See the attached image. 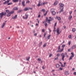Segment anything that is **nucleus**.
<instances>
[{"label":"nucleus","instance_id":"nucleus-1","mask_svg":"<svg viewBox=\"0 0 76 76\" xmlns=\"http://www.w3.org/2000/svg\"><path fill=\"white\" fill-rule=\"evenodd\" d=\"M6 15V12L4 13L3 12H2L1 13H0V17L1 19L3 17V16H5Z\"/></svg>","mask_w":76,"mask_h":76},{"label":"nucleus","instance_id":"nucleus-2","mask_svg":"<svg viewBox=\"0 0 76 76\" xmlns=\"http://www.w3.org/2000/svg\"><path fill=\"white\" fill-rule=\"evenodd\" d=\"M59 6L60 9H63L64 8L63 7V6H64V4L61 3H60L59 4Z\"/></svg>","mask_w":76,"mask_h":76},{"label":"nucleus","instance_id":"nucleus-3","mask_svg":"<svg viewBox=\"0 0 76 76\" xmlns=\"http://www.w3.org/2000/svg\"><path fill=\"white\" fill-rule=\"evenodd\" d=\"M61 56L62 57V59L63 61H64V58L65 57V55H64V53H62L61 55Z\"/></svg>","mask_w":76,"mask_h":76},{"label":"nucleus","instance_id":"nucleus-4","mask_svg":"<svg viewBox=\"0 0 76 76\" xmlns=\"http://www.w3.org/2000/svg\"><path fill=\"white\" fill-rule=\"evenodd\" d=\"M10 1V0H8L6 1H5L3 3V4H7V5H10V3H8Z\"/></svg>","mask_w":76,"mask_h":76},{"label":"nucleus","instance_id":"nucleus-5","mask_svg":"<svg viewBox=\"0 0 76 76\" xmlns=\"http://www.w3.org/2000/svg\"><path fill=\"white\" fill-rule=\"evenodd\" d=\"M59 31L60 29H59V28H58L57 30V32L58 33V34H57V35H58L60 34V33H61V31L59 32Z\"/></svg>","mask_w":76,"mask_h":76},{"label":"nucleus","instance_id":"nucleus-6","mask_svg":"<svg viewBox=\"0 0 76 76\" xmlns=\"http://www.w3.org/2000/svg\"><path fill=\"white\" fill-rule=\"evenodd\" d=\"M25 0H23L22 2V5L23 7H25Z\"/></svg>","mask_w":76,"mask_h":76},{"label":"nucleus","instance_id":"nucleus-7","mask_svg":"<svg viewBox=\"0 0 76 76\" xmlns=\"http://www.w3.org/2000/svg\"><path fill=\"white\" fill-rule=\"evenodd\" d=\"M25 16H26V18L25 17H24V16H23V19H26L27 18H28V15L26 14L25 15Z\"/></svg>","mask_w":76,"mask_h":76},{"label":"nucleus","instance_id":"nucleus-8","mask_svg":"<svg viewBox=\"0 0 76 76\" xmlns=\"http://www.w3.org/2000/svg\"><path fill=\"white\" fill-rule=\"evenodd\" d=\"M56 18L58 20H61V17H58L57 16Z\"/></svg>","mask_w":76,"mask_h":76},{"label":"nucleus","instance_id":"nucleus-9","mask_svg":"<svg viewBox=\"0 0 76 76\" xmlns=\"http://www.w3.org/2000/svg\"><path fill=\"white\" fill-rule=\"evenodd\" d=\"M65 75H69V71H66L65 72Z\"/></svg>","mask_w":76,"mask_h":76},{"label":"nucleus","instance_id":"nucleus-10","mask_svg":"<svg viewBox=\"0 0 76 76\" xmlns=\"http://www.w3.org/2000/svg\"><path fill=\"white\" fill-rule=\"evenodd\" d=\"M18 17V15H15L14 17H12V19H16L17 18V17Z\"/></svg>","mask_w":76,"mask_h":76},{"label":"nucleus","instance_id":"nucleus-11","mask_svg":"<svg viewBox=\"0 0 76 76\" xmlns=\"http://www.w3.org/2000/svg\"><path fill=\"white\" fill-rule=\"evenodd\" d=\"M58 4V1H56L54 2L53 5L54 6H56V5H57Z\"/></svg>","mask_w":76,"mask_h":76},{"label":"nucleus","instance_id":"nucleus-12","mask_svg":"<svg viewBox=\"0 0 76 76\" xmlns=\"http://www.w3.org/2000/svg\"><path fill=\"white\" fill-rule=\"evenodd\" d=\"M5 24H6V23H3V24L2 25V26H1L2 28H3Z\"/></svg>","mask_w":76,"mask_h":76},{"label":"nucleus","instance_id":"nucleus-13","mask_svg":"<svg viewBox=\"0 0 76 76\" xmlns=\"http://www.w3.org/2000/svg\"><path fill=\"white\" fill-rule=\"evenodd\" d=\"M13 10H18V8L17 7H15L14 8Z\"/></svg>","mask_w":76,"mask_h":76},{"label":"nucleus","instance_id":"nucleus-14","mask_svg":"<svg viewBox=\"0 0 76 76\" xmlns=\"http://www.w3.org/2000/svg\"><path fill=\"white\" fill-rule=\"evenodd\" d=\"M56 66L57 68H58V67H60V65H59V64H56Z\"/></svg>","mask_w":76,"mask_h":76},{"label":"nucleus","instance_id":"nucleus-15","mask_svg":"<svg viewBox=\"0 0 76 76\" xmlns=\"http://www.w3.org/2000/svg\"><path fill=\"white\" fill-rule=\"evenodd\" d=\"M22 12H23L22 10H19L18 11V13H21Z\"/></svg>","mask_w":76,"mask_h":76},{"label":"nucleus","instance_id":"nucleus-16","mask_svg":"<svg viewBox=\"0 0 76 76\" xmlns=\"http://www.w3.org/2000/svg\"><path fill=\"white\" fill-rule=\"evenodd\" d=\"M72 18V15H70L69 17V20H71V19Z\"/></svg>","mask_w":76,"mask_h":76},{"label":"nucleus","instance_id":"nucleus-17","mask_svg":"<svg viewBox=\"0 0 76 76\" xmlns=\"http://www.w3.org/2000/svg\"><path fill=\"white\" fill-rule=\"evenodd\" d=\"M15 13V11H12L10 12V14H13Z\"/></svg>","mask_w":76,"mask_h":76},{"label":"nucleus","instance_id":"nucleus-18","mask_svg":"<svg viewBox=\"0 0 76 76\" xmlns=\"http://www.w3.org/2000/svg\"><path fill=\"white\" fill-rule=\"evenodd\" d=\"M60 45L59 46V48H58V50L57 51V52H59V51H60Z\"/></svg>","mask_w":76,"mask_h":76},{"label":"nucleus","instance_id":"nucleus-19","mask_svg":"<svg viewBox=\"0 0 76 76\" xmlns=\"http://www.w3.org/2000/svg\"><path fill=\"white\" fill-rule=\"evenodd\" d=\"M61 9V10L59 12V13H61L62 12H63V9Z\"/></svg>","mask_w":76,"mask_h":76},{"label":"nucleus","instance_id":"nucleus-20","mask_svg":"<svg viewBox=\"0 0 76 76\" xmlns=\"http://www.w3.org/2000/svg\"><path fill=\"white\" fill-rule=\"evenodd\" d=\"M24 10H25V11H27V10H29V9L27 8H26L24 9Z\"/></svg>","mask_w":76,"mask_h":76},{"label":"nucleus","instance_id":"nucleus-21","mask_svg":"<svg viewBox=\"0 0 76 76\" xmlns=\"http://www.w3.org/2000/svg\"><path fill=\"white\" fill-rule=\"evenodd\" d=\"M54 12V9H52L51 10V12L52 13Z\"/></svg>","mask_w":76,"mask_h":76},{"label":"nucleus","instance_id":"nucleus-22","mask_svg":"<svg viewBox=\"0 0 76 76\" xmlns=\"http://www.w3.org/2000/svg\"><path fill=\"white\" fill-rule=\"evenodd\" d=\"M50 37H51V35H49L47 37V38L48 39H49L50 38Z\"/></svg>","mask_w":76,"mask_h":76},{"label":"nucleus","instance_id":"nucleus-23","mask_svg":"<svg viewBox=\"0 0 76 76\" xmlns=\"http://www.w3.org/2000/svg\"><path fill=\"white\" fill-rule=\"evenodd\" d=\"M52 14L53 15H56V12L55 11H54L53 12H52Z\"/></svg>","mask_w":76,"mask_h":76},{"label":"nucleus","instance_id":"nucleus-24","mask_svg":"<svg viewBox=\"0 0 76 76\" xmlns=\"http://www.w3.org/2000/svg\"><path fill=\"white\" fill-rule=\"evenodd\" d=\"M74 56H71L69 60H72V58H73V57Z\"/></svg>","mask_w":76,"mask_h":76},{"label":"nucleus","instance_id":"nucleus-25","mask_svg":"<svg viewBox=\"0 0 76 76\" xmlns=\"http://www.w3.org/2000/svg\"><path fill=\"white\" fill-rule=\"evenodd\" d=\"M41 12H43L44 13H45V10L44 9H42V10H41Z\"/></svg>","mask_w":76,"mask_h":76},{"label":"nucleus","instance_id":"nucleus-26","mask_svg":"<svg viewBox=\"0 0 76 76\" xmlns=\"http://www.w3.org/2000/svg\"><path fill=\"white\" fill-rule=\"evenodd\" d=\"M75 31H76V29H75V28H73V29L72 30V32H75Z\"/></svg>","mask_w":76,"mask_h":76},{"label":"nucleus","instance_id":"nucleus-27","mask_svg":"<svg viewBox=\"0 0 76 76\" xmlns=\"http://www.w3.org/2000/svg\"><path fill=\"white\" fill-rule=\"evenodd\" d=\"M47 43H45V44H44V45L43 46V47H46V45H47Z\"/></svg>","mask_w":76,"mask_h":76},{"label":"nucleus","instance_id":"nucleus-28","mask_svg":"<svg viewBox=\"0 0 76 76\" xmlns=\"http://www.w3.org/2000/svg\"><path fill=\"white\" fill-rule=\"evenodd\" d=\"M19 0H14L13 1L14 2H18V1Z\"/></svg>","mask_w":76,"mask_h":76},{"label":"nucleus","instance_id":"nucleus-29","mask_svg":"<svg viewBox=\"0 0 76 76\" xmlns=\"http://www.w3.org/2000/svg\"><path fill=\"white\" fill-rule=\"evenodd\" d=\"M7 17H10V12H9L7 15Z\"/></svg>","mask_w":76,"mask_h":76},{"label":"nucleus","instance_id":"nucleus-30","mask_svg":"<svg viewBox=\"0 0 76 76\" xmlns=\"http://www.w3.org/2000/svg\"><path fill=\"white\" fill-rule=\"evenodd\" d=\"M47 13H48V12L47 11L44 14V16H46L47 15Z\"/></svg>","mask_w":76,"mask_h":76},{"label":"nucleus","instance_id":"nucleus-31","mask_svg":"<svg viewBox=\"0 0 76 76\" xmlns=\"http://www.w3.org/2000/svg\"><path fill=\"white\" fill-rule=\"evenodd\" d=\"M59 70H63V68L61 67H60L59 68Z\"/></svg>","mask_w":76,"mask_h":76},{"label":"nucleus","instance_id":"nucleus-32","mask_svg":"<svg viewBox=\"0 0 76 76\" xmlns=\"http://www.w3.org/2000/svg\"><path fill=\"white\" fill-rule=\"evenodd\" d=\"M41 5H42V4H38V5H37V6H38V7H39V6H41Z\"/></svg>","mask_w":76,"mask_h":76},{"label":"nucleus","instance_id":"nucleus-33","mask_svg":"<svg viewBox=\"0 0 76 76\" xmlns=\"http://www.w3.org/2000/svg\"><path fill=\"white\" fill-rule=\"evenodd\" d=\"M47 3V2H44L43 4H42V5H45V4H46Z\"/></svg>","mask_w":76,"mask_h":76},{"label":"nucleus","instance_id":"nucleus-34","mask_svg":"<svg viewBox=\"0 0 76 76\" xmlns=\"http://www.w3.org/2000/svg\"><path fill=\"white\" fill-rule=\"evenodd\" d=\"M71 54L72 55V56H73L74 57V56H75V55H74V53H71Z\"/></svg>","mask_w":76,"mask_h":76},{"label":"nucleus","instance_id":"nucleus-35","mask_svg":"<svg viewBox=\"0 0 76 76\" xmlns=\"http://www.w3.org/2000/svg\"><path fill=\"white\" fill-rule=\"evenodd\" d=\"M63 50H64V49L62 48V49H61V50H60L59 51H60V52H62V51H63Z\"/></svg>","mask_w":76,"mask_h":76},{"label":"nucleus","instance_id":"nucleus-36","mask_svg":"<svg viewBox=\"0 0 76 76\" xmlns=\"http://www.w3.org/2000/svg\"><path fill=\"white\" fill-rule=\"evenodd\" d=\"M60 53H58L57 54V57H60Z\"/></svg>","mask_w":76,"mask_h":76},{"label":"nucleus","instance_id":"nucleus-37","mask_svg":"<svg viewBox=\"0 0 76 76\" xmlns=\"http://www.w3.org/2000/svg\"><path fill=\"white\" fill-rule=\"evenodd\" d=\"M47 35V32H45V33L44 34V37H45V35Z\"/></svg>","mask_w":76,"mask_h":76},{"label":"nucleus","instance_id":"nucleus-38","mask_svg":"<svg viewBox=\"0 0 76 76\" xmlns=\"http://www.w3.org/2000/svg\"><path fill=\"white\" fill-rule=\"evenodd\" d=\"M65 45H63L62 46V48H64L65 47Z\"/></svg>","mask_w":76,"mask_h":76},{"label":"nucleus","instance_id":"nucleus-39","mask_svg":"<svg viewBox=\"0 0 76 76\" xmlns=\"http://www.w3.org/2000/svg\"><path fill=\"white\" fill-rule=\"evenodd\" d=\"M54 30H53V31L54 32H55V29H56V26H54Z\"/></svg>","mask_w":76,"mask_h":76},{"label":"nucleus","instance_id":"nucleus-40","mask_svg":"<svg viewBox=\"0 0 76 76\" xmlns=\"http://www.w3.org/2000/svg\"><path fill=\"white\" fill-rule=\"evenodd\" d=\"M6 12L7 13H9V10H6Z\"/></svg>","mask_w":76,"mask_h":76},{"label":"nucleus","instance_id":"nucleus-41","mask_svg":"<svg viewBox=\"0 0 76 76\" xmlns=\"http://www.w3.org/2000/svg\"><path fill=\"white\" fill-rule=\"evenodd\" d=\"M45 26L46 27L47 26V23H45Z\"/></svg>","mask_w":76,"mask_h":76},{"label":"nucleus","instance_id":"nucleus-42","mask_svg":"<svg viewBox=\"0 0 76 76\" xmlns=\"http://www.w3.org/2000/svg\"><path fill=\"white\" fill-rule=\"evenodd\" d=\"M68 44H69V45H70V44H71V42H70V41H69V42L68 43Z\"/></svg>","mask_w":76,"mask_h":76},{"label":"nucleus","instance_id":"nucleus-43","mask_svg":"<svg viewBox=\"0 0 76 76\" xmlns=\"http://www.w3.org/2000/svg\"><path fill=\"white\" fill-rule=\"evenodd\" d=\"M37 60H38L39 61H41V59L38 58L37 59Z\"/></svg>","mask_w":76,"mask_h":76},{"label":"nucleus","instance_id":"nucleus-44","mask_svg":"<svg viewBox=\"0 0 76 76\" xmlns=\"http://www.w3.org/2000/svg\"><path fill=\"white\" fill-rule=\"evenodd\" d=\"M61 67H65L64 65H63L62 64H61Z\"/></svg>","mask_w":76,"mask_h":76},{"label":"nucleus","instance_id":"nucleus-45","mask_svg":"<svg viewBox=\"0 0 76 76\" xmlns=\"http://www.w3.org/2000/svg\"><path fill=\"white\" fill-rule=\"evenodd\" d=\"M72 49H74V48H75V46H72Z\"/></svg>","mask_w":76,"mask_h":76},{"label":"nucleus","instance_id":"nucleus-46","mask_svg":"<svg viewBox=\"0 0 76 76\" xmlns=\"http://www.w3.org/2000/svg\"><path fill=\"white\" fill-rule=\"evenodd\" d=\"M37 44V42H34V45H36Z\"/></svg>","mask_w":76,"mask_h":76},{"label":"nucleus","instance_id":"nucleus-47","mask_svg":"<svg viewBox=\"0 0 76 76\" xmlns=\"http://www.w3.org/2000/svg\"><path fill=\"white\" fill-rule=\"evenodd\" d=\"M29 9H30V10H32L33 8H32L29 7V8H28V10H29Z\"/></svg>","mask_w":76,"mask_h":76},{"label":"nucleus","instance_id":"nucleus-48","mask_svg":"<svg viewBox=\"0 0 76 76\" xmlns=\"http://www.w3.org/2000/svg\"><path fill=\"white\" fill-rule=\"evenodd\" d=\"M65 55H66V56H67V57H69V56H68L67 55V53L66 52L65 53Z\"/></svg>","mask_w":76,"mask_h":76},{"label":"nucleus","instance_id":"nucleus-49","mask_svg":"<svg viewBox=\"0 0 76 76\" xmlns=\"http://www.w3.org/2000/svg\"><path fill=\"white\" fill-rule=\"evenodd\" d=\"M55 60H58V57H57L56 58H55Z\"/></svg>","mask_w":76,"mask_h":76},{"label":"nucleus","instance_id":"nucleus-50","mask_svg":"<svg viewBox=\"0 0 76 76\" xmlns=\"http://www.w3.org/2000/svg\"><path fill=\"white\" fill-rule=\"evenodd\" d=\"M30 58V57H29L27 59V61H28L29 60V59Z\"/></svg>","mask_w":76,"mask_h":76},{"label":"nucleus","instance_id":"nucleus-51","mask_svg":"<svg viewBox=\"0 0 76 76\" xmlns=\"http://www.w3.org/2000/svg\"><path fill=\"white\" fill-rule=\"evenodd\" d=\"M52 56V54H50V55H49V57H51Z\"/></svg>","mask_w":76,"mask_h":76},{"label":"nucleus","instance_id":"nucleus-52","mask_svg":"<svg viewBox=\"0 0 76 76\" xmlns=\"http://www.w3.org/2000/svg\"><path fill=\"white\" fill-rule=\"evenodd\" d=\"M26 3H29V1H26Z\"/></svg>","mask_w":76,"mask_h":76},{"label":"nucleus","instance_id":"nucleus-53","mask_svg":"<svg viewBox=\"0 0 76 76\" xmlns=\"http://www.w3.org/2000/svg\"><path fill=\"white\" fill-rule=\"evenodd\" d=\"M41 1H39V4H41Z\"/></svg>","mask_w":76,"mask_h":76},{"label":"nucleus","instance_id":"nucleus-54","mask_svg":"<svg viewBox=\"0 0 76 76\" xmlns=\"http://www.w3.org/2000/svg\"><path fill=\"white\" fill-rule=\"evenodd\" d=\"M42 42H40L39 44L40 45H41L42 44Z\"/></svg>","mask_w":76,"mask_h":76},{"label":"nucleus","instance_id":"nucleus-55","mask_svg":"<svg viewBox=\"0 0 76 76\" xmlns=\"http://www.w3.org/2000/svg\"><path fill=\"white\" fill-rule=\"evenodd\" d=\"M72 11H71L69 12L70 15H72Z\"/></svg>","mask_w":76,"mask_h":76},{"label":"nucleus","instance_id":"nucleus-56","mask_svg":"<svg viewBox=\"0 0 76 76\" xmlns=\"http://www.w3.org/2000/svg\"><path fill=\"white\" fill-rule=\"evenodd\" d=\"M56 25H57V22H56L55 24V25H54V26H56Z\"/></svg>","mask_w":76,"mask_h":76},{"label":"nucleus","instance_id":"nucleus-57","mask_svg":"<svg viewBox=\"0 0 76 76\" xmlns=\"http://www.w3.org/2000/svg\"><path fill=\"white\" fill-rule=\"evenodd\" d=\"M37 20L38 21V23H39V20L38 19H37Z\"/></svg>","mask_w":76,"mask_h":76},{"label":"nucleus","instance_id":"nucleus-58","mask_svg":"<svg viewBox=\"0 0 76 76\" xmlns=\"http://www.w3.org/2000/svg\"><path fill=\"white\" fill-rule=\"evenodd\" d=\"M48 23H49V24H51V21H48Z\"/></svg>","mask_w":76,"mask_h":76},{"label":"nucleus","instance_id":"nucleus-59","mask_svg":"<svg viewBox=\"0 0 76 76\" xmlns=\"http://www.w3.org/2000/svg\"><path fill=\"white\" fill-rule=\"evenodd\" d=\"M37 33H36L34 34V36H37Z\"/></svg>","mask_w":76,"mask_h":76},{"label":"nucleus","instance_id":"nucleus-60","mask_svg":"<svg viewBox=\"0 0 76 76\" xmlns=\"http://www.w3.org/2000/svg\"><path fill=\"white\" fill-rule=\"evenodd\" d=\"M42 32H44V31H45V30L44 29H42Z\"/></svg>","mask_w":76,"mask_h":76},{"label":"nucleus","instance_id":"nucleus-61","mask_svg":"<svg viewBox=\"0 0 76 76\" xmlns=\"http://www.w3.org/2000/svg\"><path fill=\"white\" fill-rule=\"evenodd\" d=\"M46 20H48V18L47 17L46 18Z\"/></svg>","mask_w":76,"mask_h":76},{"label":"nucleus","instance_id":"nucleus-62","mask_svg":"<svg viewBox=\"0 0 76 76\" xmlns=\"http://www.w3.org/2000/svg\"><path fill=\"white\" fill-rule=\"evenodd\" d=\"M66 62H65L64 63V67H65V66H66Z\"/></svg>","mask_w":76,"mask_h":76},{"label":"nucleus","instance_id":"nucleus-63","mask_svg":"<svg viewBox=\"0 0 76 76\" xmlns=\"http://www.w3.org/2000/svg\"><path fill=\"white\" fill-rule=\"evenodd\" d=\"M69 38H71V35H70L69 36Z\"/></svg>","mask_w":76,"mask_h":76},{"label":"nucleus","instance_id":"nucleus-64","mask_svg":"<svg viewBox=\"0 0 76 76\" xmlns=\"http://www.w3.org/2000/svg\"><path fill=\"white\" fill-rule=\"evenodd\" d=\"M74 75H76V72H74Z\"/></svg>","mask_w":76,"mask_h":76}]
</instances>
